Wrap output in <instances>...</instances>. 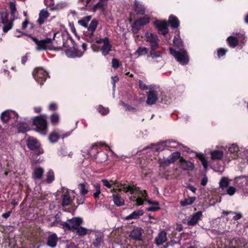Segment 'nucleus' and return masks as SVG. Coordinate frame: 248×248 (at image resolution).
I'll return each mask as SVG.
<instances>
[{"instance_id": "052dcab7", "label": "nucleus", "mask_w": 248, "mask_h": 248, "mask_svg": "<svg viewBox=\"0 0 248 248\" xmlns=\"http://www.w3.org/2000/svg\"><path fill=\"white\" fill-rule=\"evenodd\" d=\"M112 66L114 68H117L119 66V62L116 59H113L112 60Z\"/></svg>"}, {"instance_id": "6e6552de", "label": "nucleus", "mask_w": 248, "mask_h": 248, "mask_svg": "<svg viewBox=\"0 0 248 248\" xmlns=\"http://www.w3.org/2000/svg\"><path fill=\"white\" fill-rule=\"evenodd\" d=\"M144 36L145 41L150 44V48L159 47V39L156 34L147 32L145 33Z\"/></svg>"}, {"instance_id": "4c0bfd02", "label": "nucleus", "mask_w": 248, "mask_h": 248, "mask_svg": "<svg viewBox=\"0 0 248 248\" xmlns=\"http://www.w3.org/2000/svg\"><path fill=\"white\" fill-rule=\"evenodd\" d=\"M97 24V21L96 20L93 19L91 21L89 27L87 29L88 33L91 36L93 35L94 31L96 29Z\"/></svg>"}, {"instance_id": "9d476101", "label": "nucleus", "mask_w": 248, "mask_h": 248, "mask_svg": "<svg viewBox=\"0 0 248 248\" xmlns=\"http://www.w3.org/2000/svg\"><path fill=\"white\" fill-rule=\"evenodd\" d=\"M31 38L36 45V49L39 51L46 49L47 44L51 43L52 40V39L49 38L42 40H38L37 39L32 37H31Z\"/></svg>"}, {"instance_id": "ddd939ff", "label": "nucleus", "mask_w": 248, "mask_h": 248, "mask_svg": "<svg viewBox=\"0 0 248 248\" xmlns=\"http://www.w3.org/2000/svg\"><path fill=\"white\" fill-rule=\"evenodd\" d=\"M44 169L40 166H36L33 169L32 172V178L35 181H39L42 179Z\"/></svg>"}, {"instance_id": "9b49d317", "label": "nucleus", "mask_w": 248, "mask_h": 248, "mask_svg": "<svg viewBox=\"0 0 248 248\" xmlns=\"http://www.w3.org/2000/svg\"><path fill=\"white\" fill-rule=\"evenodd\" d=\"M72 44V47L66 48L64 49L66 55L69 58L80 57L83 54V52L78 50L74 45Z\"/></svg>"}, {"instance_id": "0e129e2a", "label": "nucleus", "mask_w": 248, "mask_h": 248, "mask_svg": "<svg viewBox=\"0 0 248 248\" xmlns=\"http://www.w3.org/2000/svg\"><path fill=\"white\" fill-rule=\"evenodd\" d=\"M122 104L126 108V110H128L129 111H136V108H133V107H129V106H127L126 105H125V104L122 103Z\"/></svg>"}, {"instance_id": "5fc2aeb1", "label": "nucleus", "mask_w": 248, "mask_h": 248, "mask_svg": "<svg viewBox=\"0 0 248 248\" xmlns=\"http://www.w3.org/2000/svg\"><path fill=\"white\" fill-rule=\"evenodd\" d=\"M4 26L2 28L3 31L4 33L8 32L13 27V22H8L7 23L3 24Z\"/></svg>"}, {"instance_id": "774afa93", "label": "nucleus", "mask_w": 248, "mask_h": 248, "mask_svg": "<svg viewBox=\"0 0 248 248\" xmlns=\"http://www.w3.org/2000/svg\"><path fill=\"white\" fill-rule=\"evenodd\" d=\"M202 165H203L204 169H206L208 166V162L206 159V158H204L201 161Z\"/></svg>"}, {"instance_id": "ea45409f", "label": "nucleus", "mask_w": 248, "mask_h": 248, "mask_svg": "<svg viewBox=\"0 0 248 248\" xmlns=\"http://www.w3.org/2000/svg\"><path fill=\"white\" fill-rule=\"evenodd\" d=\"M86 183H81L78 185V188L82 196H85L89 192L88 188L86 187Z\"/></svg>"}, {"instance_id": "3c124183", "label": "nucleus", "mask_w": 248, "mask_h": 248, "mask_svg": "<svg viewBox=\"0 0 248 248\" xmlns=\"http://www.w3.org/2000/svg\"><path fill=\"white\" fill-rule=\"evenodd\" d=\"M229 184V181L228 179L227 178L223 177L219 182V186L221 188H224V187L228 186Z\"/></svg>"}, {"instance_id": "c85d7f7f", "label": "nucleus", "mask_w": 248, "mask_h": 248, "mask_svg": "<svg viewBox=\"0 0 248 248\" xmlns=\"http://www.w3.org/2000/svg\"><path fill=\"white\" fill-rule=\"evenodd\" d=\"M57 242L58 237L56 234H52L48 237L47 244L49 247L52 248L55 247Z\"/></svg>"}, {"instance_id": "6ab92c4d", "label": "nucleus", "mask_w": 248, "mask_h": 248, "mask_svg": "<svg viewBox=\"0 0 248 248\" xmlns=\"http://www.w3.org/2000/svg\"><path fill=\"white\" fill-rule=\"evenodd\" d=\"M157 92L155 91H151L148 93L146 103L148 105H153L155 104L158 99Z\"/></svg>"}, {"instance_id": "4d7b16f0", "label": "nucleus", "mask_w": 248, "mask_h": 248, "mask_svg": "<svg viewBox=\"0 0 248 248\" xmlns=\"http://www.w3.org/2000/svg\"><path fill=\"white\" fill-rule=\"evenodd\" d=\"M44 3L46 5L50 7L51 9L54 10L55 9L54 0H44Z\"/></svg>"}, {"instance_id": "7ed1b4c3", "label": "nucleus", "mask_w": 248, "mask_h": 248, "mask_svg": "<svg viewBox=\"0 0 248 248\" xmlns=\"http://www.w3.org/2000/svg\"><path fill=\"white\" fill-rule=\"evenodd\" d=\"M170 52L180 63L186 64L188 62V56L185 50L177 51L172 48H170Z\"/></svg>"}, {"instance_id": "2f4dec72", "label": "nucleus", "mask_w": 248, "mask_h": 248, "mask_svg": "<svg viewBox=\"0 0 248 248\" xmlns=\"http://www.w3.org/2000/svg\"><path fill=\"white\" fill-rule=\"evenodd\" d=\"M148 203L151 205V207L147 208L146 210L148 211H156L160 209L159 203L158 202L155 201H152L151 200L147 201Z\"/></svg>"}, {"instance_id": "8fccbe9b", "label": "nucleus", "mask_w": 248, "mask_h": 248, "mask_svg": "<svg viewBox=\"0 0 248 248\" xmlns=\"http://www.w3.org/2000/svg\"><path fill=\"white\" fill-rule=\"evenodd\" d=\"M180 157V154L178 152H175L171 154L168 158L171 163L175 161Z\"/></svg>"}, {"instance_id": "20e7f679", "label": "nucleus", "mask_w": 248, "mask_h": 248, "mask_svg": "<svg viewBox=\"0 0 248 248\" xmlns=\"http://www.w3.org/2000/svg\"><path fill=\"white\" fill-rule=\"evenodd\" d=\"M33 124L41 134L45 135L47 133V123L44 118L40 116L35 117L33 120Z\"/></svg>"}, {"instance_id": "f257e3e1", "label": "nucleus", "mask_w": 248, "mask_h": 248, "mask_svg": "<svg viewBox=\"0 0 248 248\" xmlns=\"http://www.w3.org/2000/svg\"><path fill=\"white\" fill-rule=\"evenodd\" d=\"M117 183L114 185L116 187L119 192H121L122 190L125 193L129 192L133 195V196L130 197V200L135 201L137 205L139 206L143 204V200H145V197L147 196L145 190H140L139 188L134 186H126L124 184L119 183L117 182Z\"/></svg>"}, {"instance_id": "79ce46f5", "label": "nucleus", "mask_w": 248, "mask_h": 248, "mask_svg": "<svg viewBox=\"0 0 248 248\" xmlns=\"http://www.w3.org/2000/svg\"><path fill=\"white\" fill-rule=\"evenodd\" d=\"M169 22L173 28H177L179 26V21L178 18L173 16H170Z\"/></svg>"}, {"instance_id": "37998d69", "label": "nucleus", "mask_w": 248, "mask_h": 248, "mask_svg": "<svg viewBox=\"0 0 248 248\" xmlns=\"http://www.w3.org/2000/svg\"><path fill=\"white\" fill-rule=\"evenodd\" d=\"M91 17L90 16H87L83 17L81 20H78V23L81 26L85 28H87L88 22L91 20Z\"/></svg>"}, {"instance_id": "e2e57ef3", "label": "nucleus", "mask_w": 248, "mask_h": 248, "mask_svg": "<svg viewBox=\"0 0 248 248\" xmlns=\"http://www.w3.org/2000/svg\"><path fill=\"white\" fill-rule=\"evenodd\" d=\"M208 182V178L206 176H204L201 181V185L203 186H205Z\"/></svg>"}, {"instance_id": "680f3d73", "label": "nucleus", "mask_w": 248, "mask_h": 248, "mask_svg": "<svg viewBox=\"0 0 248 248\" xmlns=\"http://www.w3.org/2000/svg\"><path fill=\"white\" fill-rule=\"evenodd\" d=\"M139 87L142 90H146L148 89V88L147 85L143 83L141 80H139Z\"/></svg>"}, {"instance_id": "473e14b6", "label": "nucleus", "mask_w": 248, "mask_h": 248, "mask_svg": "<svg viewBox=\"0 0 248 248\" xmlns=\"http://www.w3.org/2000/svg\"><path fill=\"white\" fill-rule=\"evenodd\" d=\"M78 235L82 236H84L86 234L89 233L90 234L91 232H92V230L87 229V228L83 227L78 226L77 228L75 230Z\"/></svg>"}, {"instance_id": "603ef678", "label": "nucleus", "mask_w": 248, "mask_h": 248, "mask_svg": "<svg viewBox=\"0 0 248 248\" xmlns=\"http://www.w3.org/2000/svg\"><path fill=\"white\" fill-rule=\"evenodd\" d=\"M1 20L2 24L7 23L8 22H12V21L8 20V14L6 12H2L1 13Z\"/></svg>"}, {"instance_id": "de8ad7c7", "label": "nucleus", "mask_w": 248, "mask_h": 248, "mask_svg": "<svg viewBox=\"0 0 248 248\" xmlns=\"http://www.w3.org/2000/svg\"><path fill=\"white\" fill-rule=\"evenodd\" d=\"M93 187L95 190V192H94L93 194V197L95 199H98L101 193L100 186L99 184L96 183L93 185Z\"/></svg>"}, {"instance_id": "a19ab883", "label": "nucleus", "mask_w": 248, "mask_h": 248, "mask_svg": "<svg viewBox=\"0 0 248 248\" xmlns=\"http://www.w3.org/2000/svg\"><path fill=\"white\" fill-rule=\"evenodd\" d=\"M195 197H188V198L185 199L181 201L180 203L182 206H185L192 204L195 200Z\"/></svg>"}, {"instance_id": "4468645a", "label": "nucleus", "mask_w": 248, "mask_h": 248, "mask_svg": "<svg viewBox=\"0 0 248 248\" xmlns=\"http://www.w3.org/2000/svg\"><path fill=\"white\" fill-rule=\"evenodd\" d=\"M239 40H241L242 43L246 41V38L244 35H238L237 37L230 36L227 39V41L230 46L234 47L236 46Z\"/></svg>"}, {"instance_id": "c756f323", "label": "nucleus", "mask_w": 248, "mask_h": 248, "mask_svg": "<svg viewBox=\"0 0 248 248\" xmlns=\"http://www.w3.org/2000/svg\"><path fill=\"white\" fill-rule=\"evenodd\" d=\"M212 160H220L223 156V152L222 150H216L210 153Z\"/></svg>"}, {"instance_id": "39448f33", "label": "nucleus", "mask_w": 248, "mask_h": 248, "mask_svg": "<svg viewBox=\"0 0 248 248\" xmlns=\"http://www.w3.org/2000/svg\"><path fill=\"white\" fill-rule=\"evenodd\" d=\"M32 75L35 80L40 85L43 84L47 76L46 72L41 67L35 68L32 73Z\"/></svg>"}, {"instance_id": "f03ea898", "label": "nucleus", "mask_w": 248, "mask_h": 248, "mask_svg": "<svg viewBox=\"0 0 248 248\" xmlns=\"http://www.w3.org/2000/svg\"><path fill=\"white\" fill-rule=\"evenodd\" d=\"M112 46L108 37L97 40L92 46L93 52H98L100 49L102 54L106 56L111 50Z\"/></svg>"}, {"instance_id": "72a5a7b5", "label": "nucleus", "mask_w": 248, "mask_h": 248, "mask_svg": "<svg viewBox=\"0 0 248 248\" xmlns=\"http://www.w3.org/2000/svg\"><path fill=\"white\" fill-rule=\"evenodd\" d=\"M148 48L144 46H140L134 52V55L137 57L144 56L148 54Z\"/></svg>"}, {"instance_id": "7c9ffc66", "label": "nucleus", "mask_w": 248, "mask_h": 248, "mask_svg": "<svg viewBox=\"0 0 248 248\" xmlns=\"http://www.w3.org/2000/svg\"><path fill=\"white\" fill-rule=\"evenodd\" d=\"M228 148V152L230 154H234L235 155H237L238 153L240 151V148L236 144H229L226 146Z\"/></svg>"}, {"instance_id": "bb28decb", "label": "nucleus", "mask_w": 248, "mask_h": 248, "mask_svg": "<svg viewBox=\"0 0 248 248\" xmlns=\"http://www.w3.org/2000/svg\"><path fill=\"white\" fill-rule=\"evenodd\" d=\"M144 212L142 210H137L133 212L131 214L124 217V219L126 220L130 219H136L140 218L142 216Z\"/></svg>"}, {"instance_id": "a878e982", "label": "nucleus", "mask_w": 248, "mask_h": 248, "mask_svg": "<svg viewBox=\"0 0 248 248\" xmlns=\"http://www.w3.org/2000/svg\"><path fill=\"white\" fill-rule=\"evenodd\" d=\"M49 16V14L47 9H44L40 11L39 14V18L37 19V23L39 25H42L44 23L46 19Z\"/></svg>"}, {"instance_id": "f704fd0d", "label": "nucleus", "mask_w": 248, "mask_h": 248, "mask_svg": "<svg viewBox=\"0 0 248 248\" xmlns=\"http://www.w3.org/2000/svg\"><path fill=\"white\" fill-rule=\"evenodd\" d=\"M113 200L115 205L121 206L124 204V201L119 194H113Z\"/></svg>"}, {"instance_id": "2eb2a0df", "label": "nucleus", "mask_w": 248, "mask_h": 248, "mask_svg": "<svg viewBox=\"0 0 248 248\" xmlns=\"http://www.w3.org/2000/svg\"><path fill=\"white\" fill-rule=\"evenodd\" d=\"M100 146L103 147H108V145H107L105 143L103 142H100L98 143H96L89 148V149L88 150V154L89 155L92 157H95L97 153H98V149L97 146Z\"/></svg>"}, {"instance_id": "cd10ccee", "label": "nucleus", "mask_w": 248, "mask_h": 248, "mask_svg": "<svg viewBox=\"0 0 248 248\" xmlns=\"http://www.w3.org/2000/svg\"><path fill=\"white\" fill-rule=\"evenodd\" d=\"M64 222H62L61 219V214L58 213L54 217V220L51 222L50 226L61 227L64 228Z\"/></svg>"}, {"instance_id": "13d9d810", "label": "nucleus", "mask_w": 248, "mask_h": 248, "mask_svg": "<svg viewBox=\"0 0 248 248\" xmlns=\"http://www.w3.org/2000/svg\"><path fill=\"white\" fill-rule=\"evenodd\" d=\"M236 192V188L233 186H229L227 190V193L230 195H233Z\"/></svg>"}, {"instance_id": "c9c22d12", "label": "nucleus", "mask_w": 248, "mask_h": 248, "mask_svg": "<svg viewBox=\"0 0 248 248\" xmlns=\"http://www.w3.org/2000/svg\"><path fill=\"white\" fill-rule=\"evenodd\" d=\"M16 122L14 124L17 127L19 132H25L30 130V128L26 123L16 124Z\"/></svg>"}, {"instance_id": "c03bdc74", "label": "nucleus", "mask_w": 248, "mask_h": 248, "mask_svg": "<svg viewBox=\"0 0 248 248\" xmlns=\"http://www.w3.org/2000/svg\"><path fill=\"white\" fill-rule=\"evenodd\" d=\"M101 181L103 183V185L108 188H110L112 186L117 184L116 181H108L107 179H102Z\"/></svg>"}, {"instance_id": "aec40b11", "label": "nucleus", "mask_w": 248, "mask_h": 248, "mask_svg": "<svg viewBox=\"0 0 248 248\" xmlns=\"http://www.w3.org/2000/svg\"><path fill=\"white\" fill-rule=\"evenodd\" d=\"M202 216V212L201 211L194 214L187 221V225L189 226H193L196 224Z\"/></svg>"}, {"instance_id": "69168bd1", "label": "nucleus", "mask_w": 248, "mask_h": 248, "mask_svg": "<svg viewBox=\"0 0 248 248\" xmlns=\"http://www.w3.org/2000/svg\"><path fill=\"white\" fill-rule=\"evenodd\" d=\"M57 108V105L55 103H51L49 105V109L51 110H55Z\"/></svg>"}, {"instance_id": "e433bc0d", "label": "nucleus", "mask_w": 248, "mask_h": 248, "mask_svg": "<svg viewBox=\"0 0 248 248\" xmlns=\"http://www.w3.org/2000/svg\"><path fill=\"white\" fill-rule=\"evenodd\" d=\"M158 47L150 48V55L148 57H151L153 59L161 57L162 52L160 51H156Z\"/></svg>"}, {"instance_id": "b1692460", "label": "nucleus", "mask_w": 248, "mask_h": 248, "mask_svg": "<svg viewBox=\"0 0 248 248\" xmlns=\"http://www.w3.org/2000/svg\"><path fill=\"white\" fill-rule=\"evenodd\" d=\"M134 9L138 14H144L145 12V8L142 2L138 0H134Z\"/></svg>"}, {"instance_id": "f8f14e48", "label": "nucleus", "mask_w": 248, "mask_h": 248, "mask_svg": "<svg viewBox=\"0 0 248 248\" xmlns=\"http://www.w3.org/2000/svg\"><path fill=\"white\" fill-rule=\"evenodd\" d=\"M70 132H67L62 134L61 132L53 131L51 132L48 136V140L51 143H55L58 141L60 138L63 139L70 135Z\"/></svg>"}, {"instance_id": "1a4fd4ad", "label": "nucleus", "mask_w": 248, "mask_h": 248, "mask_svg": "<svg viewBox=\"0 0 248 248\" xmlns=\"http://www.w3.org/2000/svg\"><path fill=\"white\" fill-rule=\"evenodd\" d=\"M1 120L4 122H7L11 121L12 123L13 122H16L18 119V115L14 111L7 110L2 113L1 115Z\"/></svg>"}, {"instance_id": "58836bf2", "label": "nucleus", "mask_w": 248, "mask_h": 248, "mask_svg": "<svg viewBox=\"0 0 248 248\" xmlns=\"http://www.w3.org/2000/svg\"><path fill=\"white\" fill-rule=\"evenodd\" d=\"M9 5L11 11V16L13 17V20H14L15 18H17L18 15L16 9V3L15 2H10Z\"/></svg>"}, {"instance_id": "a211bd4d", "label": "nucleus", "mask_w": 248, "mask_h": 248, "mask_svg": "<svg viewBox=\"0 0 248 248\" xmlns=\"http://www.w3.org/2000/svg\"><path fill=\"white\" fill-rule=\"evenodd\" d=\"M179 165L181 168L185 170H191L194 168L193 163L183 158L179 160Z\"/></svg>"}, {"instance_id": "49530a36", "label": "nucleus", "mask_w": 248, "mask_h": 248, "mask_svg": "<svg viewBox=\"0 0 248 248\" xmlns=\"http://www.w3.org/2000/svg\"><path fill=\"white\" fill-rule=\"evenodd\" d=\"M158 163L161 167L165 168L168 166L171 163L169 158H160L158 160Z\"/></svg>"}, {"instance_id": "dca6fc26", "label": "nucleus", "mask_w": 248, "mask_h": 248, "mask_svg": "<svg viewBox=\"0 0 248 248\" xmlns=\"http://www.w3.org/2000/svg\"><path fill=\"white\" fill-rule=\"evenodd\" d=\"M154 25L163 35L168 33V24L166 21L157 20L154 22Z\"/></svg>"}, {"instance_id": "5701e85b", "label": "nucleus", "mask_w": 248, "mask_h": 248, "mask_svg": "<svg viewBox=\"0 0 248 248\" xmlns=\"http://www.w3.org/2000/svg\"><path fill=\"white\" fill-rule=\"evenodd\" d=\"M167 239L166 232L164 231H161L155 237V243L157 246L161 245L167 241Z\"/></svg>"}, {"instance_id": "0eeeda50", "label": "nucleus", "mask_w": 248, "mask_h": 248, "mask_svg": "<svg viewBox=\"0 0 248 248\" xmlns=\"http://www.w3.org/2000/svg\"><path fill=\"white\" fill-rule=\"evenodd\" d=\"M150 21V18L147 15L140 17L137 19L132 25V30L135 33H137L140 30V27L145 25Z\"/></svg>"}, {"instance_id": "412c9836", "label": "nucleus", "mask_w": 248, "mask_h": 248, "mask_svg": "<svg viewBox=\"0 0 248 248\" xmlns=\"http://www.w3.org/2000/svg\"><path fill=\"white\" fill-rule=\"evenodd\" d=\"M104 234L101 232L97 231L95 232V239L93 245L96 247L100 246L103 243Z\"/></svg>"}, {"instance_id": "393cba45", "label": "nucleus", "mask_w": 248, "mask_h": 248, "mask_svg": "<svg viewBox=\"0 0 248 248\" xmlns=\"http://www.w3.org/2000/svg\"><path fill=\"white\" fill-rule=\"evenodd\" d=\"M27 145L31 150H33L39 148L40 144L36 139L30 137L27 140Z\"/></svg>"}, {"instance_id": "4be33fe9", "label": "nucleus", "mask_w": 248, "mask_h": 248, "mask_svg": "<svg viewBox=\"0 0 248 248\" xmlns=\"http://www.w3.org/2000/svg\"><path fill=\"white\" fill-rule=\"evenodd\" d=\"M62 206H67L70 205L73 201L75 196H71L70 195L69 193H65L62 196Z\"/></svg>"}, {"instance_id": "338daca9", "label": "nucleus", "mask_w": 248, "mask_h": 248, "mask_svg": "<svg viewBox=\"0 0 248 248\" xmlns=\"http://www.w3.org/2000/svg\"><path fill=\"white\" fill-rule=\"evenodd\" d=\"M12 214L11 211H8L7 212H6L5 213H3L2 215V217L4 218H7L8 217H9Z\"/></svg>"}, {"instance_id": "f3484780", "label": "nucleus", "mask_w": 248, "mask_h": 248, "mask_svg": "<svg viewBox=\"0 0 248 248\" xmlns=\"http://www.w3.org/2000/svg\"><path fill=\"white\" fill-rule=\"evenodd\" d=\"M143 232V230L141 228L137 227L131 231L129 236L135 240H141V235Z\"/></svg>"}, {"instance_id": "bf43d9fd", "label": "nucleus", "mask_w": 248, "mask_h": 248, "mask_svg": "<svg viewBox=\"0 0 248 248\" xmlns=\"http://www.w3.org/2000/svg\"><path fill=\"white\" fill-rule=\"evenodd\" d=\"M227 50L224 48H220L217 50V55L219 57L224 56Z\"/></svg>"}, {"instance_id": "6e6d98bb", "label": "nucleus", "mask_w": 248, "mask_h": 248, "mask_svg": "<svg viewBox=\"0 0 248 248\" xmlns=\"http://www.w3.org/2000/svg\"><path fill=\"white\" fill-rule=\"evenodd\" d=\"M173 44L180 48L183 46L182 41L179 36H175L173 39Z\"/></svg>"}, {"instance_id": "09e8293b", "label": "nucleus", "mask_w": 248, "mask_h": 248, "mask_svg": "<svg viewBox=\"0 0 248 248\" xmlns=\"http://www.w3.org/2000/svg\"><path fill=\"white\" fill-rule=\"evenodd\" d=\"M50 121L54 125H57L59 122V116L57 113L53 114L50 117Z\"/></svg>"}, {"instance_id": "a18cd8bd", "label": "nucleus", "mask_w": 248, "mask_h": 248, "mask_svg": "<svg viewBox=\"0 0 248 248\" xmlns=\"http://www.w3.org/2000/svg\"><path fill=\"white\" fill-rule=\"evenodd\" d=\"M54 180V173L52 170H49L46 173V182L51 183Z\"/></svg>"}, {"instance_id": "864d4df0", "label": "nucleus", "mask_w": 248, "mask_h": 248, "mask_svg": "<svg viewBox=\"0 0 248 248\" xmlns=\"http://www.w3.org/2000/svg\"><path fill=\"white\" fill-rule=\"evenodd\" d=\"M97 109L102 115H106L109 112V109L108 108H104L101 105L98 106Z\"/></svg>"}, {"instance_id": "423d86ee", "label": "nucleus", "mask_w": 248, "mask_h": 248, "mask_svg": "<svg viewBox=\"0 0 248 248\" xmlns=\"http://www.w3.org/2000/svg\"><path fill=\"white\" fill-rule=\"evenodd\" d=\"M82 223V220L79 217H74L68 219L66 222H64V228H67L71 230L73 232Z\"/></svg>"}]
</instances>
